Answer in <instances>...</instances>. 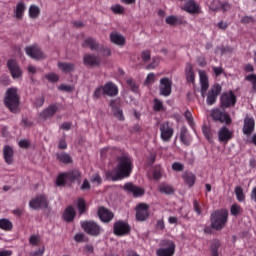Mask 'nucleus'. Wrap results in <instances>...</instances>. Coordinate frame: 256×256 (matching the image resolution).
<instances>
[{"label": "nucleus", "mask_w": 256, "mask_h": 256, "mask_svg": "<svg viewBox=\"0 0 256 256\" xmlns=\"http://www.w3.org/2000/svg\"><path fill=\"white\" fill-rule=\"evenodd\" d=\"M116 161V167L106 172V179L108 181H121L131 177V173H133V158L122 155L117 157Z\"/></svg>", "instance_id": "1"}, {"label": "nucleus", "mask_w": 256, "mask_h": 256, "mask_svg": "<svg viewBox=\"0 0 256 256\" xmlns=\"http://www.w3.org/2000/svg\"><path fill=\"white\" fill-rule=\"evenodd\" d=\"M227 221H229V212L227 209L215 210L210 215V225L214 231H222V229H225Z\"/></svg>", "instance_id": "2"}, {"label": "nucleus", "mask_w": 256, "mask_h": 256, "mask_svg": "<svg viewBox=\"0 0 256 256\" xmlns=\"http://www.w3.org/2000/svg\"><path fill=\"white\" fill-rule=\"evenodd\" d=\"M21 104V96L16 88H9L4 97V105L11 113H19V105Z\"/></svg>", "instance_id": "3"}, {"label": "nucleus", "mask_w": 256, "mask_h": 256, "mask_svg": "<svg viewBox=\"0 0 256 256\" xmlns=\"http://www.w3.org/2000/svg\"><path fill=\"white\" fill-rule=\"evenodd\" d=\"M81 180V171L77 169L70 170L68 172H62L57 176V187H65L68 183H75V181Z\"/></svg>", "instance_id": "4"}, {"label": "nucleus", "mask_w": 256, "mask_h": 256, "mask_svg": "<svg viewBox=\"0 0 256 256\" xmlns=\"http://www.w3.org/2000/svg\"><path fill=\"white\" fill-rule=\"evenodd\" d=\"M83 231L90 235V237H99L103 232V227L93 220H86L81 222Z\"/></svg>", "instance_id": "5"}, {"label": "nucleus", "mask_w": 256, "mask_h": 256, "mask_svg": "<svg viewBox=\"0 0 256 256\" xmlns=\"http://www.w3.org/2000/svg\"><path fill=\"white\" fill-rule=\"evenodd\" d=\"M30 209L34 211H39V209H47L49 207V199L44 194H39L32 198L29 202Z\"/></svg>", "instance_id": "6"}, {"label": "nucleus", "mask_w": 256, "mask_h": 256, "mask_svg": "<svg viewBox=\"0 0 256 256\" xmlns=\"http://www.w3.org/2000/svg\"><path fill=\"white\" fill-rule=\"evenodd\" d=\"M113 233L117 237H125V235H129V233H131V226L128 222L118 220L113 225Z\"/></svg>", "instance_id": "7"}, {"label": "nucleus", "mask_w": 256, "mask_h": 256, "mask_svg": "<svg viewBox=\"0 0 256 256\" xmlns=\"http://www.w3.org/2000/svg\"><path fill=\"white\" fill-rule=\"evenodd\" d=\"M210 117H212L213 121H218L219 123H225L226 125H231L232 123L231 116H229L227 112L219 108L212 109Z\"/></svg>", "instance_id": "8"}, {"label": "nucleus", "mask_w": 256, "mask_h": 256, "mask_svg": "<svg viewBox=\"0 0 256 256\" xmlns=\"http://www.w3.org/2000/svg\"><path fill=\"white\" fill-rule=\"evenodd\" d=\"M26 55L31 57V59H35L36 61H41V59H47V55L41 50V48L34 44L25 48Z\"/></svg>", "instance_id": "9"}, {"label": "nucleus", "mask_w": 256, "mask_h": 256, "mask_svg": "<svg viewBox=\"0 0 256 256\" xmlns=\"http://www.w3.org/2000/svg\"><path fill=\"white\" fill-rule=\"evenodd\" d=\"M221 106L225 109H229V107H235L237 104V96L233 91H229L226 93H223L220 97Z\"/></svg>", "instance_id": "10"}, {"label": "nucleus", "mask_w": 256, "mask_h": 256, "mask_svg": "<svg viewBox=\"0 0 256 256\" xmlns=\"http://www.w3.org/2000/svg\"><path fill=\"white\" fill-rule=\"evenodd\" d=\"M163 247L156 251L157 256H174L175 255V242L171 240H166L163 242Z\"/></svg>", "instance_id": "11"}, {"label": "nucleus", "mask_w": 256, "mask_h": 256, "mask_svg": "<svg viewBox=\"0 0 256 256\" xmlns=\"http://www.w3.org/2000/svg\"><path fill=\"white\" fill-rule=\"evenodd\" d=\"M221 85L215 84L212 88L208 91L206 103L207 105H215L217 103V97L221 94Z\"/></svg>", "instance_id": "12"}, {"label": "nucleus", "mask_w": 256, "mask_h": 256, "mask_svg": "<svg viewBox=\"0 0 256 256\" xmlns=\"http://www.w3.org/2000/svg\"><path fill=\"white\" fill-rule=\"evenodd\" d=\"M123 189L127 193H130L131 195H133L134 198L143 197V195H145V189H143L131 182L124 184Z\"/></svg>", "instance_id": "13"}, {"label": "nucleus", "mask_w": 256, "mask_h": 256, "mask_svg": "<svg viewBox=\"0 0 256 256\" xmlns=\"http://www.w3.org/2000/svg\"><path fill=\"white\" fill-rule=\"evenodd\" d=\"M149 219V206L146 203H140L136 207V220L147 221Z\"/></svg>", "instance_id": "14"}, {"label": "nucleus", "mask_w": 256, "mask_h": 256, "mask_svg": "<svg viewBox=\"0 0 256 256\" xmlns=\"http://www.w3.org/2000/svg\"><path fill=\"white\" fill-rule=\"evenodd\" d=\"M59 111V106L57 104H51L42 112H40L39 117L42 121H47V119H53L55 114Z\"/></svg>", "instance_id": "15"}, {"label": "nucleus", "mask_w": 256, "mask_h": 256, "mask_svg": "<svg viewBox=\"0 0 256 256\" xmlns=\"http://www.w3.org/2000/svg\"><path fill=\"white\" fill-rule=\"evenodd\" d=\"M7 67L13 79H20V77H22L23 71H21L19 64H17V61H15L14 59L8 60Z\"/></svg>", "instance_id": "16"}, {"label": "nucleus", "mask_w": 256, "mask_h": 256, "mask_svg": "<svg viewBox=\"0 0 256 256\" xmlns=\"http://www.w3.org/2000/svg\"><path fill=\"white\" fill-rule=\"evenodd\" d=\"M98 217L102 223H111L115 218V214L111 210L101 206L98 208Z\"/></svg>", "instance_id": "17"}, {"label": "nucleus", "mask_w": 256, "mask_h": 256, "mask_svg": "<svg viewBox=\"0 0 256 256\" xmlns=\"http://www.w3.org/2000/svg\"><path fill=\"white\" fill-rule=\"evenodd\" d=\"M173 85V82L171 79L164 77L160 79V95H163V97H169L171 95V87Z\"/></svg>", "instance_id": "18"}, {"label": "nucleus", "mask_w": 256, "mask_h": 256, "mask_svg": "<svg viewBox=\"0 0 256 256\" xmlns=\"http://www.w3.org/2000/svg\"><path fill=\"white\" fill-rule=\"evenodd\" d=\"M83 63L86 67H99L101 65V57L95 54H85Z\"/></svg>", "instance_id": "19"}, {"label": "nucleus", "mask_w": 256, "mask_h": 256, "mask_svg": "<svg viewBox=\"0 0 256 256\" xmlns=\"http://www.w3.org/2000/svg\"><path fill=\"white\" fill-rule=\"evenodd\" d=\"M244 135H251L255 131V118L249 115H246L244 118V125L242 128Z\"/></svg>", "instance_id": "20"}, {"label": "nucleus", "mask_w": 256, "mask_h": 256, "mask_svg": "<svg viewBox=\"0 0 256 256\" xmlns=\"http://www.w3.org/2000/svg\"><path fill=\"white\" fill-rule=\"evenodd\" d=\"M160 133L162 141H171V137H173V128L169 126V122H164L160 125Z\"/></svg>", "instance_id": "21"}, {"label": "nucleus", "mask_w": 256, "mask_h": 256, "mask_svg": "<svg viewBox=\"0 0 256 256\" xmlns=\"http://www.w3.org/2000/svg\"><path fill=\"white\" fill-rule=\"evenodd\" d=\"M218 139L220 143H229L233 139V131L229 130L227 126H223L218 131Z\"/></svg>", "instance_id": "22"}, {"label": "nucleus", "mask_w": 256, "mask_h": 256, "mask_svg": "<svg viewBox=\"0 0 256 256\" xmlns=\"http://www.w3.org/2000/svg\"><path fill=\"white\" fill-rule=\"evenodd\" d=\"M182 9L186 11V13H190V15H198V13L201 11L199 4H197L195 0L187 1Z\"/></svg>", "instance_id": "23"}, {"label": "nucleus", "mask_w": 256, "mask_h": 256, "mask_svg": "<svg viewBox=\"0 0 256 256\" xmlns=\"http://www.w3.org/2000/svg\"><path fill=\"white\" fill-rule=\"evenodd\" d=\"M3 157L5 163L7 165H13V161H15V151L9 145L4 146L3 148Z\"/></svg>", "instance_id": "24"}, {"label": "nucleus", "mask_w": 256, "mask_h": 256, "mask_svg": "<svg viewBox=\"0 0 256 256\" xmlns=\"http://www.w3.org/2000/svg\"><path fill=\"white\" fill-rule=\"evenodd\" d=\"M104 87V93L108 97H117L119 95V88L113 82H107Z\"/></svg>", "instance_id": "25"}, {"label": "nucleus", "mask_w": 256, "mask_h": 256, "mask_svg": "<svg viewBox=\"0 0 256 256\" xmlns=\"http://www.w3.org/2000/svg\"><path fill=\"white\" fill-rule=\"evenodd\" d=\"M101 43L97 42V40L93 37H88L82 43V47L84 49H91V51H98Z\"/></svg>", "instance_id": "26"}, {"label": "nucleus", "mask_w": 256, "mask_h": 256, "mask_svg": "<svg viewBox=\"0 0 256 256\" xmlns=\"http://www.w3.org/2000/svg\"><path fill=\"white\" fill-rule=\"evenodd\" d=\"M25 11H27V5H25V2H18L14 9L15 18L21 21V19L25 17Z\"/></svg>", "instance_id": "27"}, {"label": "nucleus", "mask_w": 256, "mask_h": 256, "mask_svg": "<svg viewBox=\"0 0 256 256\" xmlns=\"http://www.w3.org/2000/svg\"><path fill=\"white\" fill-rule=\"evenodd\" d=\"M76 215L77 213L75 212V208H73V206H68L64 210L62 217L66 223H71L74 221Z\"/></svg>", "instance_id": "28"}, {"label": "nucleus", "mask_w": 256, "mask_h": 256, "mask_svg": "<svg viewBox=\"0 0 256 256\" xmlns=\"http://www.w3.org/2000/svg\"><path fill=\"white\" fill-rule=\"evenodd\" d=\"M58 69L62 71V73H73L75 71V63L70 62H58L57 64Z\"/></svg>", "instance_id": "29"}, {"label": "nucleus", "mask_w": 256, "mask_h": 256, "mask_svg": "<svg viewBox=\"0 0 256 256\" xmlns=\"http://www.w3.org/2000/svg\"><path fill=\"white\" fill-rule=\"evenodd\" d=\"M110 41L114 43V45H118V47H123L125 45V37L117 32H112L110 34Z\"/></svg>", "instance_id": "30"}, {"label": "nucleus", "mask_w": 256, "mask_h": 256, "mask_svg": "<svg viewBox=\"0 0 256 256\" xmlns=\"http://www.w3.org/2000/svg\"><path fill=\"white\" fill-rule=\"evenodd\" d=\"M185 75H186L187 83H195V72L193 71L192 63L186 64Z\"/></svg>", "instance_id": "31"}, {"label": "nucleus", "mask_w": 256, "mask_h": 256, "mask_svg": "<svg viewBox=\"0 0 256 256\" xmlns=\"http://www.w3.org/2000/svg\"><path fill=\"white\" fill-rule=\"evenodd\" d=\"M56 159L60 163H63L64 165H69L73 163V158L71 155L67 154V152H61L56 154Z\"/></svg>", "instance_id": "32"}, {"label": "nucleus", "mask_w": 256, "mask_h": 256, "mask_svg": "<svg viewBox=\"0 0 256 256\" xmlns=\"http://www.w3.org/2000/svg\"><path fill=\"white\" fill-rule=\"evenodd\" d=\"M182 179L184 180V183L188 185V187H193V185H195V181H197V177L192 172H185L182 175Z\"/></svg>", "instance_id": "33"}, {"label": "nucleus", "mask_w": 256, "mask_h": 256, "mask_svg": "<svg viewBox=\"0 0 256 256\" xmlns=\"http://www.w3.org/2000/svg\"><path fill=\"white\" fill-rule=\"evenodd\" d=\"M180 141L186 147L191 145V136H189V133H187V129L185 128H182L180 131Z\"/></svg>", "instance_id": "34"}, {"label": "nucleus", "mask_w": 256, "mask_h": 256, "mask_svg": "<svg viewBox=\"0 0 256 256\" xmlns=\"http://www.w3.org/2000/svg\"><path fill=\"white\" fill-rule=\"evenodd\" d=\"M110 107H112L114 116L116 117V119L118 121H125V116L123 115V110H121V109L117 108V106H115V100H112L110 102Z\"/></svg>", "instance_id": "35"}, {"label": "nucleus", "mask_w": 256, "mask_h": 256, "mask_svg": "<svg viewBox=\"0 0 256 256\" xmlns=\"http://www.w3.org/2000/svg\"><path fill=\"white\" fill-rule=\"evenodd\" d=\"M28 15L30 19H38L39 15H41V8L35 4L30 5Z\"/></svg>", "instance_id": "36"}, {"label": "nucleus", "mask_w": 256, "mask_h": 256, "mask_svg": "<svg viewBox=\"0 0 256 256\" xmlns=\"http://www.w3.org/2000/svg\"><path fill=\"white\" fill-rule=\"evenodd\" d=\"M159 191L163 193L164 195H173L175 193V188L167 183H162L159 186Z\"/></svg>", "instance_id": "37"}, {"label": "nucleus", "mask_w": 256, "mask_h": 256, "mask_svg": "<svg viewBox=\"0 0 256 256\" xmlns=\"http://www.w3.org/2000/svg\"><path fill=\"white\" fill-rule=\"evenodd\" d=\"M0 229H2V231H12L13 222L7 218L0 219Z\"/></svg>", "instance_id": "38"}, {"label": "nucleus", "mask_w": 256, "mask_h": 256, "mask_svg": "<svg viewBox=\"0 0 256 256\" xmlns=\"http://www.w3.org/2000/svg\"><path fill=\"white\" fill-rule=\"evenodd\" d=\"M200 85L203 91H207V89H209V78L205 72H200Z\"/></svg>", "instance_id": "39"}, {"label": "nucleus", "mask_w": 256, "mask_h": 256, "mask_svg": "<svg viewBox=\"0 0 256 256\" xmlns=\"http://www.w3.org/2000/svg\"><path fill=\"white\" fill-rule=\"evenodd\" d=\"M202 133H203L204 137L207 139V141H209V143H211V141H213V129H211V127H209L207 125H203Z\"/></svg>", "instance_id": "40"}, {"label": "nucleus", "mask_w": 256, "mask_h": 256, "mask_svg": "<svg viewBox=\"0 0 256 256\" xmlns=\"http://www.w3.org/2000/svg\"><path fill=\"white\" fill-rule=\"evenodd\" d=\"M234 193L239 203H243V201H245V193L243 192V188L241 186H236L234 189Z\"/></svg>", "instance_id": "41"}, {"label": "nucleus", "mask_w": 256, "mask_h": 256, "mask_svg": "<svg viewBox=\"0 0 256 256\" xmlns=\"http://www.w3.org/2000/svg\"><path fill=\"white\" fill-rule=\"evenodd\" d=\"M77 207L80 215H83L85 211H87V203L85 202L84 198H78L77 200Z\"/></svg>", "instance_id": "42"}, {"label": "nucleus", "mask_w": 256, "mask_h": 256, "mask_svg": "<svg viewBox=\"0 0 256 256\" xmlns=\"http://www.w3.org/2000/svg\"><path fill=\"white\" fill-rule=\"evenodd\" d=\"M219 247H221V241L213 240V242L211 244L212 256H219Z\"/></svg>", "instance_id": "43"}, {"label": "nucleus", "mask_w": 256, "mask_h": 256, "mask_svg": "<svg viewBox=\"0 0 256 256\" xmlns=\"http://www.w3.org/2000/svg\"><path fill=\"white\" fill-rule=\"evenodd\" d=\"M97 52L100 53L102 57H111V48L103 46V44H100Z\"/></svg>", "instance_id": "44"}, {"label": "nucleus", "mask_w": 256, "mask_h": 256, "mask_svg": "<svg viewBox=\"0 0 256 256\" xmlns=\"http://www.w3.org/2000/svg\"><path fill=\"white\" fill-rule=\"evenodd\" d=\"M126 83H127L128 87H130V89L133 93L139 92V85H137V83L135 82V80L133 78H128L126 80Z\"/></svg>", "instance_id": "45"}, {"label": "nucleus", "mask_w": 256, "mask_h": 256, "mask_svg": "<svg viewBox=\"0 0 256 256\" xmlns=\"http://www.w3.org/2000/svg\"><path fill=\"white\" fill-rule=\"evenodd\" d=\"M105 95V88L103 85L97 87L93 93V99H101V96Z\"/></svg>", "instance_id": "46"}, {"label": "nucleus", "mask_w": 256, "mask_h": 256, "mask_svg": "<svg viewBox=\"0 0 256 256\" xmlns=\"http://www.w3.org/2000/svg\"><path fill=\"white\" fill-rule=\"evenodd\" d=\"M246 81H249L252 85V91L256 93V74H249L245 77Z\"/></svg>", "instance_id": "47"}, {"label": "nucleus", "mask_w": 256, "mask_h": 256, "mask_svg": "<svg viewBox=\"0 0 256 256\" xmlns=\"http://www.w3.org/2000/svg\"><path fill=\"white\" fill-rule=\"evenodd\" d=\"M241 211H243V208H241V206H239L238 204H233L230 208V213L234 217H237L241 213Z\"/></svg>", "instance_id": "48"}, {"label": "nucleus", "mask_w": 256, "mask_h": 256, "mask_svg": "<svg viewBox=\"0 0 256 256\" xmlns=\"http://www.w3.org/2000/svg\"><path fill=\"white\" fill-rule=\"evenodd\" d=\"M111 11H113L115 15H123V13H125V8L119 4H116L111 7Z\"/></svg>", "instance_id": "49"}, {"label": "nucleus", "mask_w": 256, "mask_h": 256, "mask_svg": "<svg viewBox=\"0 0 256 256\" xmlns=\"http://www.w3.org/2000/svg\"><path fill=\"white\" fill-rule=\"evenodd\" d=\"M74 240L76 241V243H86V241H89V238H87L83 233H77L74 236Z\"/></svg>", "instance_id": "50"}, {"label": "nucleus", "mask_w": 256, "mask_h": 256, "mask_svg": "<svg viewBox=\"0 0 256 256\" xmlns=\"http://www.w3.org/2000/svg\"><path fill=\"white\" fill-rule=\"evenodd\" d=\"M45 79H47L50 83H57V81H59V75L52 72V73L46 74Z\"/></svg>", "instance_id": "51"}, {"label": "nucleus", "mask_w": 256, "mask_h": 256, "mask_svg": "<svg viewBox=\"0 0 256 256\" xmlns=\"http://www.w3.org/2000/svg\"><path fill=\"white\" fill-rule=\"evenodd\" d=\"M193 209L197 215H201L203 213V208H201V204H199L197 199L193 200Z\"/></svg>", "instance_id": "52"}, {"label": "nucleus", "mask_w": 256, "mask_h": 256, "mask_svg": "<svg viewBox=\"0 0 256 256\" xmlns=\"http://www.w3.org/2000/svg\"><path fill=\"white\" fill-rule=\"evenodd\" d=\"M240 23H242V25H249V23H255V18L253 16H244Z\"/></svg>", "instance_id": "53"}, {"label": "nucleus", "mask_w": 256, "mask_h": 256, "mask_svg": "<svg viewBox=\"0 0 256 256\" xmlns=\"http://www.w3.org/2000/svg\"><path fill=\"white\" fill-rule=\"evenodd\" d=\"M154 111H163V101L159 99H154Z\"/></svg>", "instance_id": "54"}, {"label": "nucleus", "mask_w": 256, "mask_h": 256, "mask_svg": "<svg viewBox=\"0 0 256 256\" xmlns=\"http://www.w3.org/2000/svg\"><path fill=\"white\" fill-rule=\"evenodd\" d=\"M141 57H142V61H144V63H147V61L151 60V51L149 50H144L141 53Z\"/></svg>", "instance_id": "55"}, {"label": "nucleus", "mask_w": 256, "mask_h": 256, "mask_svg": "<svg viewBox=\"0 0 256 256\" xmlns=\"http://www.w3.org/2000/svg\"><path fill=\"white\" fill-rule=\"evenodd\" d=\"M155 83V73H149L145 80V85H153Z\"/></svg>", "instance_id": "56"}, {"label": "nucleus", "mask_w": 256, "mask_h": 256, "mask_svg": "<svg viewBox=\"0 0 256 256\" xmlns=\"http://www.w3.org/2000/svg\"><path fill=\"white\" fill-rule=\"evenodd\" d=\"M165 21H166L167 25L175 26V25H177V16H173V15L168 16V17H166Z\"/></svg>", "instance_id": "57"}, {"label": "nucleus", "mask_w": 256, "mask_h": 256, "mask_svg": "<svg viewBox=\"0 0 256 256\" xmlns=\"http://www.w3.org/2000/svg\"><path fill=\"white\" fill-rule=\"evenodd\" d=\"M161 177H163V170L161 168L154 170L153 179L155 181H159V179H161Z\"/></svg>", "instance_id": "58"}, {"label": "nucleus", "mask_w": 256, "mask_h": 256, "mask_svg": "<svg viewBox=\"0 0 256 256\" xmlns=\"http://www.w3.org/2000/svg\"><path fill=\"white\" fill-rule=\"evenodd\" d=\"M184 117H185L187 123L192 127V125H193V114H191V111L187 110L184 113Z\"/></svg>", "instance_id": "59"}, {"label": "nucleus", "mask_w": 256, "mask_h": 256, "mask_svg": "<svg viewBox=\"0 0 256 256\" xmlns=\"http://www.w3.org/2000/svg\"><path fill=\"white\" fill-rule=\"evenodd\" d=\"M172 169L173 171H183V169H185V166L179 162H174L172 164Z\"/></svg>", "instance_id": "60"}, {"label": "nucleus", "mask_w": 256, "mask_h": 256, "mask_svg": "<svg viewBox=\"0 0 256 256\" xmlns=\"http://www.w3.org/2000/svg\"><path fill=\"white\" fill-rule=\"evenodd\" d=\"M36 107H43L45 105V96H40L35 100Z\"/></svg>", "instance_id": "61"}, {"label": "nucleus", "mask_w": 256, "mask_h": 256, "mask_svg": "<svg viewBox=\"0 0 256 256\" xmlns=\"http://www.w3.org/2000/svg\"><path fill=\"white\" fill-rule=\"evenodd\" d=\"M29 243L30 245H35V246L39 245V236L37 235L30 236Z\"/></svg>", "instance_id": "62"}, {"label": "nucleus", "mask_w": 256, "mask_h": 256, "mask_svg": "<svg viewBox=\"0 0 256 256\" xmlns=\"http://www.w3.org/2000/svg\"><path fill=\"white\" fill-rule=\"evenodd\" d=\"M158 65H159V61H157V59L153 58L152 62L146 66V69H148V70L155 69L156 67H158Z\"/></svg>", "instance_id": "63"}, {"label": "nucleus", "mask_w": 256, "mask_h": 256, "mask_svg": "<svg viewBox=\"0 0 256 256\" xmlns=\"http://www.w3.org/2000/svg\"><path fill=\"white\" fill-rule=\"evenodd\" d=\"M58 149L64 150L67 149V141L65 138H61L58 143Z\"/></svg>", "instance_id": "64"}]
</instances>
